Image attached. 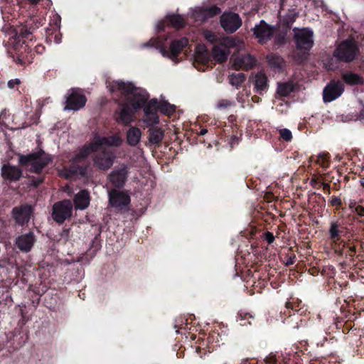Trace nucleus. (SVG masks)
I'll use <instances>...</instances> for the list:
<instances>
[{
  "label": "nucleus",
  "instance_id": "f257e3e1",
  "mask_svg": "<svg viewBox=\"0 0 364 364\" xmlns=\"http://www.w3.org/2000/svg\"><path fill=\"white\" fill-rule=\"evenodd\" d=\"M121 144L122 139L117 135L105 137L95 134L90 144L85 145L76 155L74 161L79 162L92 152L102 151L101 156L95 159V164L100 169H107L112 166L114 156L105 149L107 147L119 146Z\"/></svg>",
  "mask_w": 364,
  "mask_h": 364
},
{
  "label": "nucleus",
  "instance_id": "f03ea898",
  "mask_svg": "<svg viewBox=\"0 0 364 364\" xmlns=\"http://www.w3.org/2000/svg\"><path fill=\"white\" fill-rule=\"evenodd\" d=\"M107 87L111 92L126 97L127 98V103L134 110L141 107L149 98L145 90L136 87L130 82L113 81L109 82Z\"/></svg>",
  "mask_w": 364,
  "mask_h": 364
},
{
  "label": "nucleus",
  "instance_id": "7ed1b4c3",
  "mask_svg": "<svg viewBox=\"0 0 364 364\" xmlns=\"http://www.w3.org/2000/svg\"><path fill=\"white\" fill-rule=\"evenodd\" d=\"M50 161L48 154L44 152H38L27 156H19L18 162L21 165L31 166V170L34 172L41 171Z\"/></svg>",
  "mask_w": 364,
  "mask_h": 364
},
{
  "label": "nucleus",
  "instance_id": "20e7f679",
  "mask_svg": "<svg viewBox=\"0 0 364 364\" xmlns=\"http://www.w3.org/2000/svg\"><path fill=\"white\" fill-rule=\"evenodd\" d=\"M358 53L355 41L346 40L342 42L334 51V56L346 62L352 61Z\"/></svg>",
  "mask_w": 364,
  "mask_h": 364
},
{
  "label": "nucleus",
  "instance_id": "39448f33",
  "mask_svg": "<svg viewBox=\"0 0 364 364\" xmlns=\"http://www.w3.org/2000/svg\"><path fill=\"white\" fill-rule=\"evenodd\" d=\"M87 99L82 91L77 88H73L69 90L64 109L77 111L85 105Z\"/></svg>",
  "mask_w": 364,
  "mask_h": 364
},
{
  "label": "nucleus",
  "instance_id": "423d86ee",
  "mask_svg": "<svg viewBox=\"0 0 364 364\" xmlns=\"http://www.w3.org/2000/svg\"><path fill=\"white\" fill-rule=\"evenodd\" d=\"M73 204L69 200H63L55 203L53 206L52 217L55 221L63 223L67 218L71 217Z\"/></svg>",
  "mask_w": 364,
  "mask_h": 364
},
{
  "label": "nucleus",
  "instance_id": "0eeeda50",
  "mask_svg": "<svg viewBox=\"0 0 364 364\" xmlns=\"http://www.w3.org/2000/svg\"><path fill=\"white\" fill-rule=\"evenodd\" d=\"M235 45V41L231 38H222L218 44L213 48V58L218 63L225 61L230 54L229 48Z\"/></svg>",
  "mask_w": 364,
  "mask_h": 364
},
{
  "label": "nucleus",
  "instance_id": "6e6552de",
  "mask_svg": "<svg viewBox=\"0 0 364 364\" xmlns=\"http://www.w3.org/2000/svg\"><path fill=\"white\" fill-rule=\"evenodd\" d=\"M130 201L129 196L124 191L113 189L109 192L110 205L119 210L127 209Z\"/></svg>",
  "mask_w": 364,
  "mask_h": 364
},
{
  "label": "nucleus",
  "instance_id": "1a4fd4ad",
  "mask_svg": "<svg viewBox=\"0 0 364 364\" xmlns=\"http://www.w3.org/2000/svg\"><path fill=\"white\" fill-rule=\"evenodd\" d=\"M253 35L260 43L269 41L275 31V28L262 20L252 28Z\"/></svg>",
  "mask_w": 364,
  "mask_h": 364
},
{
  "label": "nucleus",
  "instance_id": "9d476101",
  "mask_svg": "<svg viewBox=\"0 0 364 364\" xmlns=\"http://www.w3.org/2000/svg\"><path fill=\"white\" fill-rule=\"evenodd\" d=\"M294 38L297 48L309 50L314 45L313 31L308 28L294 29Z\"/></svg>",
  "mask_w": 364,
  "mask_h": 364
},
{
  "label": "nucleus",
  "instance_id": "9b49d317",
  "mask_svg": "<svg viewBox=\"0 0 364 364\" xmlns=\"http://www.w3.org/2000/svg\"><path fill=\"white\" fill-rule=\"evenodd\" d=\"M344 90L343 84L340 81H331L323 89V99L325 102H331L341 95Z\"/></svg>",
  "mask_w": 364,
  "mask_h": 364
},
{
  "label": "nucleus",
  "instance_id": "f8f14e48",
  "mask_svg": "<svg viewBox=\"0 0 364 364\" xmlns=\"http://www.w3.org/2000/svg\"><path fill=\"white\" fill-rule=\"evenodd\" d=\"M220 23L225 31L233 33L241 26L242 21L236 14L225 13L220 18Z\"/></svg>",
  "mask_w": 364,
  "mask_h": 364
},
{
  "label": "nucleus",
  "instance_id": "ddd939ff",
  "mask_svg": "<svg viewBox=\"0 0 364 364\" xmlns=\"http://www.w3.org/2000/svg\"><path fill=\"white\" fill-rule=\"evenodd\" d=\"M256 63V60L248 53L240 54L235 57L232 67L235 70H249Z\"/></svg>",
  "mask_w": 364,
  "mask_h": 364
},
{
  "label": "nucleus",
  "instance_id": "4468645a",
  "mask_svg": "<svg viewBox=\"0 0 364 364\" xmlns=\"http://www.w3.org/2000/svg\"><path fill=\"white\" fill-rule=\"evenodd\" d=\"M32 209L30 205H22L13 209V217L19 225L27 223L31 217Z\"/></svg>",
  "mask_w": 364,
  "mask_h": 364
},
{
  "label": "nucleus",
  "instance_id": "2eb2a0df",
  "mask_svg": "<svg viewBox=\"0 0 364 364\" xmlns=\"http://www.w3.org/2000/svg\"><path fill=\"white\" fill-rule=\"evenodd\" d=\"M220 9L217 6H211L209 8H198L193 13V16L196 20L205 21L209 18L218 14Z\"/></svg>",
  "mask_w": 364,
  "mask_h": 364
},
{
  "label": "nucleus",
  "instance_id": "dca6fc26",
  "mask_svg": "<svg viewBox=\"0 0 364 364\" xmlns=\"http://www.w3.org/2000/svg\"><path fill=\"white\" fill-rule=\"evenodd\" d=\"M1 176L6 180L16 181L21 177L22 171L15 166L4 164L1 167Z\"/></svg>",
  "mask_w": 364,
  "mask_h": 364
},
{
  "label": "nucleus",
  "instance_id": "f3484780",
  "mask_svg": "<svg viewBox=\"0 0 364 364\" xmlns=\"http://www.w3.org/2000/svg\"><path fill=\"white\" fill-rule=\"evenodd\" d=\"M35 242L32 232L22 235L16 238V245L22 251L28 252L31 250Z\"/></svg>",
  "mask_w": 364,
  "mask_h": 364
},
{
  "label": "nucleus",
  "instance_id": "a211bd4d",
  "mask_svg": "<svg viewBox=\"0 0 364 364\" xmlns=\"http://www.w3.org/2000/svg\"><path fill=\"white\" fill-rule=\"evenodd\" d=\"M73 201L76 209H86L90 203L89 192L86 190L80 191L75 196Z\"/></svg>",
  "mask_w": 364,
  "mask_h": 364
},
{
  "label": "nucleus",
  "instance_id": "6ab92c4d",
  "mask_svg": "<svg viewBox=\"0 0 364 364\" xmlns=\"http://www.w3.org/2000/svg\"><path fill=\"white\" fill-rule=\"evenodd\" d=\"M127 177V171L125 168L112 171L109 178L111 183L116 187H122Z\"/></svg>",
  "mask_w": 364,
  "mask_h": 364
},
{
  "label": "nucleus",
  "instance_id": "aec40b11",
  "mask_svg": "<svg viewBox=\"0 0 364 364\" xmlns=\"http://www.w3.org/2000/svg\"><path fill=\"white\" fill-rule=\"evenodd\" d=\"M129 105L126 102L122 107L118 116L116 117V119L119 123L128 124L133 121L134 109H130Z\"/></svg>",
  "mask_w": 364,
  "mask_h": 364
},
{
  "label": "nucleus",
  "instance_id": "412c9836",
  "mask_svg": "<svg viewBox=\"0 0 364 364\" xmlns=\"http://www.w3.org/2000/svg\"><path fill=\"white\" fill-rule=\"evenodd\" d=\"M255 89L259 93H262L268 86V80L267 75L259 72L255 76Z\"/></svg>",
  "mask_w": 364,
  "mask_h": 364
},
{
  "label": "nucleus",
  "instance_id": "4be33fe9",
  "mask_svg": "<svg viewBox=\"0 0 364 364\" xmlns=\"http://www.w3.org/2000/svg\"><path fill=\"white\" fill-rule=\"evenodd\" d=\"M294 87L295 83L292 80L279 82L277 85V93L282 97H286L293 92Z\"/></svg>",
  "mask_w": 364,
  "mask_h": 364
},
{
  "label": "nucleus",
  "instance_id": "5701e85b",
  "mask_svg": "<svg viewBox=\"0 0 364 364\" xmlns=\"http://www.w3.org/2000/svg\"><path fill=\"white\" fill-rule=\"evenodd\" d=\"M194 58L198 63H205L208 60V52L204 45L199 44L196 46Z\"/></svg>",
  "mask_w": 364,
  "mask_h": 364
},
{
  "label": "nucleus",
  "instance_id": "b1692460",
  "mask_svg": "<svg viewBox=\"0 0 364 364\" xmlns=\"http://www.w3.org/2000/svg\"><path fill=\"white\" fill-rule=\"evenodd\" d=\"M149 132V141L151 144H159L164 139V132L160 128H151Z\"/></svg>",
  "mask_w": 364,
  "mask_h": 364
},
{
  "label": "nucleus",
  "instance_id": "393cba45",
  "mask_svg": "<svg viewBox=\"0 0 364 364\" xmlns=\"http://www.w3.org/2000/svg\"><path fill=\"white\" fill-rule=\"evenodd\" d=\"M141 136V132L139 129L131 127L127 132V142L131 146H135L140 141Z\"/></svg>",
  "mask_w": 364,
  "mask_h": 364
},
{
  "label": "nucleus",
  "instance_id": "a878e982",
  "mask_svg": "<svg viewBox=\"0 0 364 364\" xmlns=\"http://www.w3.org/2000/svg\"><path fill=\"white\" fill-rule=\"evenodd\" d=\"M188 41L186 38L173 41L171 44V52L173 56H176L182 49L187 46Z\"/></svg>",
  "mask_w": 364,
  "mask_h": 364
},
{
  "label": "nucleus",
  "instance_id": "bb28decb",
  "mask_svg": "<svg viewBox=\"0 0 364 364\" xmlns=\"http://www.w3.org/2000/svg\"><path fill=\"white\" fill-rule=\"evenodd\" d=\"M166 18L171 25L176 29L183 27L185 24L184 18L179 15H168L166 16Z\"/></svg>",
  "mask_w": 364,
  "mask_h": 364
},
{
  "label": "nucleus",
  "instance_id": "cd10ccee",
  "mask_svg": "<svg viewBox=\"0 0 364 364\" xmlns=\"http://www.w3.org/2000/svg\"><path fill=\"white\" fill-rule=\"evenodd\" d=\"M299 12L296 9L289 10L288 13L283 17L282 22L287 26H290L293 24L298 16Z\"/></svg>",
  "mask_w": 364,
  "mask_h": 364
},
{
  "label": "nucleus",
  "instance_id": "c85d7f7f",
  "mask_svg": "<svg viewBox=\"0 0 364 364\" xmlns=\"http://www.w3.org/2000/svg\"><path fill=\"white\" fill-rule=\"evenodd\" d=\"M245 80V75L242 73H233L229 76V82L232 86L238 88Z\"/></svg>",
  "mask_w": 364,
  "mask_h": 364
},
{
  "label": "nucleus",
  "instance_id": "c756f323",
  "mask_svg": "<svg viewBox=\"0 0 364 364\" xmlns=\"http://www.w3.org/2000/svg\"><path fill=\"white\" fill-rule=\"evenodd\" d=\"M269 65L273 68H279L283 64L282 58L277 55L271 54L267 57Z\"/></svg>",
  "mask_w": 364,
  "mask_h": 364
},
{
  "label": "nucleus",
  "instance_id": "7c9ffc66",
  "mask_svg": "<svg viewBox=\"0 0 364 364\" xmlns=\"http://www.w3.org/2000/svg\"><path fill=\"white\" fill-rule=\"evenodd\" d=\"M343 79L349 85H356L361 82V78L358 75L352 73L343 74Z\"/></svg>",
  "mask_w": 364,
  "mask_h": 364
},
{
  "label": "nucleus",
  "instance_id": "2f4dec72",
  "mask_svg": "<svg viewBox=\"0 0 364 364\" xmlns=\"http://www.w3.org/2000/svg\"><path fill=\"white\" fill-rule=\"evenodd\" d=\"M157 109L161 112L169 115L174 112L175 111V106L172 105L168 102H162L159 103L158 102Z\"/></svg>",
  "mask_w": 364,
  "mask_h": 364
},
{
  "label": "nucleus",
  "instance_id": "473e14b6",
  "mask_svg": "<svg viewBox=\"0 0 364 364\" xmlns=\"http://www.w3.org/2000/svg\"><path fill=\"white\" fill-rule=\"evenodd\" d=\"M144 122L148 126H154L159 123V117L156 112L145 114Z\"/></svg>",
  "mask_w": 364,
  "mask_h": 364
},
{
  "label": "nucleus",
  "instance_id": "72a5a7b5",
  "mask_svg": "<svg viewBox=\"0 0 364 364\" xmlns=\"http://www.w3.org/2000/svg\"><path fill=\"white\" fill-rule=\"evenodd\" d=\"M158 101L155 99L151 100L144 108V114H150L152 112H156L158 110L157 109Z\"/></svg>",
  "mask_w": 364,
  "mask_h": 364
},
{
  "label": "nucleus",
  "instance_id": "f704fd0d",
  "mask_svg": "<svg viewBox=\"0 0 364 364\" xmlns=\"http://www.w3.org/2000/svg\"><path fill=\"white\" fill-rule=\"evenodd\" d=\"M338 228H339V225L337 223H331L330 229H329V234H330L331 238L332 240H333V241H335V242L340 239Z\"/></svg>",
  "mask_w": 364,
  "mask_h": 364
},
{
  "label": "nucleus",
  "instance_id": "c9c22d12",
  "mask_svg": "<svg viewBox=\"0 0 364 364\" xmlns=\"http://www.w3.org/2000/svg\"><path fill=\"white\" fill-rule=\"evenodd\" d=\"M203 36L205 38L211 43H217L218 44L219 41L221 39L218 38L217 36L213 33L209 31H205L203 32Z\"/></svg>",
  "mask_w": 364,
  "mask_h": 364
},
{
  "label": "nucleus",
  "instance_id": "e433bc0d",
  "mask_svg": "<svg viewBox=\"0 0 364 364\" xmlns=\"http://www.w3.org/2000/svg\"><path fill=\"white\" fill-rule=\"evenodd\" d=\"M14 60L18 65L21 66H25L27 64H29L31 62V60L27 57L23 55H20L16 58H14Z\"/></svg>",
  "mask_w": 364,
  "mask_h": 364
},
{
  "label": "nucleus",
  "instance_id": "4c0bfd02",
  "mask_svg": "<svg viewBox=\"0 0 364 364\" xmlns=\"http://www.w3.org/2000/svg\"><path fill=\"white\" fill-rule=\"evenodd\" d=\"M280 136L285 141H289L292 139V134L289 129H282L279 130Z\"/></svg>",
  "mask_w": 364,
  "mask_h": 364
},
{
  "label": "nucleus",
  "instance_id": "58836bf2",
  "mask_svg": "<svg viewBox=\"0 0 364 364\" xmlns=\"http://www.w3.org/2000/svg\"><path fill=\"white\" fill-rule=\"evenodd\" d=\"M234 103L227 100H221L217 105V108L219 109H225L232 106Z\"/></svg>",
  "mask_w": 364,
  "mask_h": 364
},
{
  "label": "nucleus",
  "instance_id": "ea45409f",
  "mask_svg": "<svg viewBox=\"0 0 364 364\" xmlns=\"http://www.w3.org/2000/svg\"><path fill=\"white\" fill-rule=\"evenodd\" d=\"M21 83V81L18 78H16V79H12V80H10L9 82H8V87L11 89H13L14 88V87L16 85H18Z\"/></svg>",
  "mask_w": 364,
  "mask_h": 364
},
{
  "label": "nucleus",
  "instance_id": "a19ab883",
  "mask_svg": "<svg viewBox=\"0 0 364 364\" xmlns=\"http://www.w3.org/2000/svg\"><path fill=\"white\" fill-rule=\"evenodd\" d=\"M356 213L360 216H364V207L358 205L355 209Z\"/></svg>",
  "mask_w": 364,
  "mask_h": 364
},
{
  "label": "nucleus",
  "instance_id": "79ce46f5",
  "mask_svg": "<svg viewBox=\"0 0 364 364\" xmlns=\"http://www.w3.org/2000/svg\"><path fill=\"white\" fill-rule=\"evenodd\" d=\"M266 240L268 241L269 243H272L274 241V236L272 233L267 232L266 234Z\"/></svg>",
  "mask_w": 364,
  "mask_h": 364
},
{
  "label": "nucleus",
  "instance_id": "37998d69",
  "mask_svg": "<svg viewBox=\"0 0 364 364\" xmlns=\"http://www.w3.org/2000/svg\"><path fill=\"white\" fill-rule=\"evenodd\" d=\"M341 199H339L338 198H332V200H331V204L333 205H341Z\"/></svg>",
  "mask_w": 364,
  "mask_h": 364
},
{
  "label": "nucleus",
  "instance_id": "c03bdc74",
  "mask_svg": "<svg viewBox=\"0 0 364 364\" xmlns=\"http://www.w3.org/2000/svg\"><path fill=\"white\" fill-rule=\"evenodd\" d=\"M31 4H37L41 0H28Z\"/></svg>",
  "mask_w": 364,
  "mask_h": 364
},
{
  "label": "nucleus",
  "instance_id": "a18cd8bd",
  "mask_svg": "<svg viewBox=\"0 0 364 364\" xmlns=\"http://www.w3.org/2000/svg\"><path fill=\"white\" fill-rule=\"evenodd\" d=\"M206 133H207V130H206V129H203V130H201V132H200V134H201L202 135H204V134H205Z\"/></svg>",
  "mask_w": 364,
  "mask_h": 364
},
{
  "label": "nucleus",
  "instance_id": "49530a36",
  "mask_svg": "<svg viewBox=\"0 0 364 364\" xmlns=\"http://www.w3.org/2000/svg\"><path fill=\"white\" fill-rule=\"evenodd\" d=\"M240 364H250L248 360H242Z\"/></svg>",
  "mask_w": 364,
  "mask_h": 364
},
{
  "label": "nucleus",
  "instance_id": "de8ad7c7",
  "mask_svg": "<svg viewBox=\"0 0 364 364\" xmlns=\"http://www.w3.org/2000/svg\"><path fill=\"white\" fill-rule=\"evenodd\" d=\"M349 250L350 252H354L355 251V247H349Z\"/></svg>",
  "mask_w": 364,
  "mask_h": 364
},
{
  "label": "nucleus",
  "instance_id": "09e8293b",
  "mask_svg": "<svg viewBox=\"0 0 364 364\" xmlns=\"http://www.w3.org/2000/svg\"><path fill=\"white\" fill-rule=\"evenodd\" d=\"M80 173L81 174H82V173H83V171H82V170H81Z\"/></svg>",
  "mask_w": 364,
  "mask_h": 364
}]
</instances>
